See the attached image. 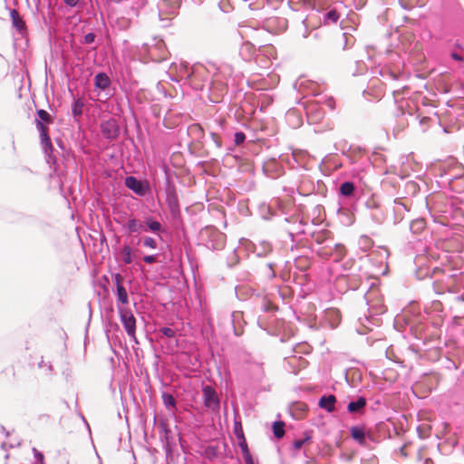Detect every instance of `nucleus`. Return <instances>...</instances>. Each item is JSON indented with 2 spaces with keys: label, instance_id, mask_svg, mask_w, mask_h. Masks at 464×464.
Returning a JSON list of instances; mask_svg holds the SVG:
<instances>
[{
  "label": "nucleus",
  "instance_id": "12",
  "mask_svg": "<svg viewBox=\"0 0 464 464\" xmlns=\"http://www.w3.org/2000/svg\"><path fill=\"white\" fill-rule=\"evenodd\" d=\"M202 392L204 406L213 412L219 411L220 401L216 390L210 385H206L203 387Z\"/></svg>",
  "mask_w": 464,
  "mask_h": 464
},
{
  "label": "nucleus",
  "instance_id": "6",
  "mask_svg": "<svg viewBox=\"0 0 464 464\" xmlns=\"http://www.w3.org/2000/svg\"><path fill=\"white\" fill-rule=\"evenodd\" d=\"M411 202L410 199L403 198H395L389 208V210L392 213V225L401 223L406 218V214L411 211Z\"/></svg>",
  "mask_w": 464,
  "mask_h": 464
},
{
  "label": "nucleus",
  "instance_id": "45",
  "mask_svg": "<svg viewBox=\"0 0 464 464\" xmlns=\"http://www.w3.org/2000/svg\"><path fill=\"white\" fill-rule=\"evenodd\" d=\"M121 254L123 255L122 262L125 265H130L132 262L131 257V248L130 246L125 245L121 250Z\"/></svg>",
  "mask_w": 464,
  "mask_h": 464
},
{
  "label": "nucleus",
  "instance_id": "7",
  "mask_svg": "<svg viewBox=\"0 0 464 464\" xmlns=\"http://www.w3.org/2000/svg\"><path fill=\"white\" fill-rule=\"evenodd\" d=\"M285 223V229L286 230L291 241L295 243V237L297 235L305 234L304 227L306 226V222L304 221L303 218H300L298 216H292L289 218H285L284 219ZM296 244H293L291 246V249L296 247Z\"/></svg>",
  "mask_w": 464,
  "mask_h": 464
},
{
  "label": "nucleus",
  "instance_id": "21",
  "mask_svg": "<svg viewBox=\"0 0 464 464\" xmlns=\"http://www.w3.org/2000/svg\"><path fill=\"white\" fill-rule=\"evenodd\" d=\"M367 406V400L363 396L357 397L347 405V411L353 414H362Z\"/></svg>",
  "mask_w": 464,
  "mask_h": 464
},
{
  "label": "nucleus",
  "instance_id": "10",
  "mask_svg": "<svg viewBox=\"0 0 464 464\" xmlns=\"http://www.w3.org/2000/svg\"><path fill=\"white\" fill-rule=\"evenodd\" d=\"M121 322L128 336L135 343H138L136 338V318L132 312L128 308L118 306Z\"/></svg>",
  "mask_w": 464,
  "mask_h": 464
},
{
  "label": "nucleus",
  "instance_id": "50",
  "mask_svg": "<svg viewBox=\"0 0 464 464\" xmlns=\"http://www.w3.org/2000/svg\"><path fill=\"white\" fill-rule=\"evenodd\" d=\"M237 439L238 440V446L241 449L242 454L250 451L245 435Z\"/></svg>",
  "mask_w": 464,
  "mask_h": 464
},
{
  "label": "nucleus",
  "instance_id": "5",
  "mask_svg": "<svg viewBox=\"0 0 464 464\" xmlns=\"http://www.w3.org/2000/svg\"><path fill=\"white\" fill-rule=\"evenodd\" d=\"M364 205L372 221L376 225H382L387 219L388 209H385L374 197L367 198Z\"/></svg>",
  "mask_w": 464,
  "mask_h": 464
},
{
  "label": "nucleus",
  "instance_id": "41",
  "mask_svg": "<svg viewBox=\"0 0 464 464\" xmlns=\"http://www.w3.org/2000/svg\"><path fill=\"white\" fill-rule=\"evenodd\" d=\"M277 263L276 261L267 262L264 269V275L267 279H274L276 276V267Z\"/></svg>",
  "mask_w": 464,
  "mask_h": 464
},
{
  "label": "nucleus",
  "instance_id": "60",
  "mask_svg": "<svg viewBox=\"0 0 464 464\" xmlns=\"http://www.w3.org/2000/svg\"><path fill=\"white\" fill-rule=\"evenodd\" d=\"M38 366L39 368L46 367L49 372L53 371L52 364L50 362H45L43 359L41 360V362H38Z\"/></svg>",
  "mask_w": 464,
  "mask_h": 464
},
{
  "label": "nucleus",
  "instance_id": "1",
  "mask_svg": "<svg viewBox=\"0 0 464 464\" xmlns=\"http://www.w3.org/2000/svg\"><path fill=\"white\" fill-rule=\"evenodd\" d=\"M36 114L35 125L39 131L41 146L44 153L45 160L53 169V172L59 175L63 169L61 167L60 160L54 154L55 150L52 145L48 134V128L45 126L53 122V118L50 113L44 109L37 110Z\"/></svg>",
  "mask_w": 464,
  "mask_h": 464
},
{
  "label": "nucleus",
  "instance_id": "37",
  "mask_svg": "<svg viewBox=\"0 0 464 464\" xmlns=\"http://www.w3.org/2000/svg\"><path fill=\"white\" fill-rule=\"evenodd\" d=\"M161 399H162L164 406L167 409H169V410L176 409L177 401L171 393L163 392L161 395Z\"/></svg>",
  "mask_w": 464,
  "mask_h": 464
},
{
  "label": "nucleus",
  "instance_id": "29",
  "mask_svg": "<svg viewBox=\"0 0 464 464\" xmlns=\"http://www.w3.org/2000/svg\"><path fill=\"white\" fill-rule=\"evenodd\" d=\"M111 85V80L107 73L99 72L94 76V86L102 91L106 90Z\"/></svg>",
  "mask_w": 464,
  "mask_h": 464
},
{
  "label": "nucleus",
  "instance_id": "15",
  "mask_svg": "<svg viewBox=\"0 0 464 464\" xmlns=\"http://www.w3.org/2000/svg\"><path fill=\"white\" fill-rule=\"evenodd\" d=\"M316 252L320 256L325 258L331 257L334 262L338 263L343 259L346 249L342 244H334L333 246H330L327 249H318Z\"/></svg>",
  "mask_w": 464,
  "mask_h": 464
},
{
  "label": "nucleus",
  "instance_id": "34",
  "mask_svg": "<svg viewBox=\"0 0 464 464\" xmlns=\"http://www.w3.org/2000/svg\"><path fill=\"white\" fill-rule=\"evenodd\" d=\"M340 18L339 13L335 9H331L323 14L322 23L324 25L336 24Z\"/></svg>",
  "mask_w": 464,
  "mask_h": 464
},
{
  "label": "nucleus",
  "instance_id": "23",
  "mask_svg": "<svg viewBox=\"0 0 464 464\" xmlns=\"http://www.w3.org/2000/svg\"><path fill=\"white\" fill-rule=\"evenodd\" d=\"M256 53V46L248 42H244L239 49V55L242 57L244 61H250L252 60Z\"/></svg>",
  "mask_w": 464,
  "mask_h": 464
},
{
  "label": "nucleus",
  "instance_id": "9",
  "mask_svg": "<svg viewBox=\"0 0 464 464\" xmlns=\"http://www.w3.org/2000/svg\"><path fill=\"white\" fill-rule=\"evenodd\" d=\"M180 0H160L158 4L159 18L170 21L179 14Z\"/></svg>",
  "mask_w": 464,
  "mask_h": 464
},
{
  "label": "nucleus",
  "instance_id": "19",
  "mask_svg": "<svg viewBox=\"0 0 464 464\" xmlns=\"http://www.w3.org/2000/svg\"><path fill=\"white\" fill-rule=\"evenodd\" d=\"M311 237L317 245H325L324 247H321L320 249H327L328 247H330L332 238L331 232L329 230L322 229L318 231H314L311 234Z\"/></svg>",
  "mask_w": 464,
  "mask_h": 464
},
{
  "label": "nucleus",
  "instance_id": "14",
  "mask_svg": "<svg viewBox=\"0 0 464 464\" xmlns=\"http://www.w3.org/2000/svg\"><path fill=\"white\" fill-rule=\"evenodd\" d=\"M101 132L108 140L112 141L117 140L121 132L118 121L113 118L102 121L101 124Z\"/></svg>",
  "mask_w": 464,
  "mask_h": 464
},
{
  "label": "nucleus",
  "instance_id": "22",
  "mask_svg": "<svg viewBox=\"0 0 464 464\" xmlns=\"http://www.w3.org/2000/svg\"><path fill=\"white\" fill-rule=\"evenodd\" d=\"M143 225H144L143 232L150 231L155 235L160 236L161 233H163L165 231V229L163 228L160 222H159L152 217L146 218L143 222Z\"/></svg>",
  "mask_w": 464,
  "mask_h": 464
},
{
  "label": "nucleus",
  "instance_id": "25",
  "mask_svg": "<svg viewBox=\"0 0 464 464\" xmlns=\"http://www.w3.org/2000/svg\"><path fill=\"white\" fill-rule=\"evenodd\" d=\"M10 16L12 19L13 26L21 34H24L26 32L25 22L15 9L10 11Z\"/></svg>",
  "mask_w": 464,
  "mask_h": 464
},
{
  "label": "nucleus",
  "instance_id": "8",
  "mask_svg": "<svg viewBox=\"0 0 464 464\" xmlns=\"http://www.w3.org/2000/svg\"><path fill=\"white\" fill-rule=\"evenodd\" d=\"M320 104H324L330 110L334 109V101L331 97L325 98V99L324 98L320 99V100L316 101V104L311 103V104L307 105V107L305 108L306 114H307L308 118L310 119V121H312L313 122H315V121L323 119L324 116V111L320 106Z\"/></svg>",
  "mask_w": 464,
  "mask_h": 464
},
{
  "label": "nucleus",
  "instance_id": "36",
  "mask_svg": "<svg viewBox=\"0 0 464 464\" xmlns=\"http://www.w3.org/2000/svg\"><path fill=\"white\" fill-rule=\"evenodd\" d=\"M426 226V222L424 218H415L411 220L410 224V229L413 234L420 233Z\"/></svg>",
  "mask_w": 464,
  "mask_h": 464
},
{
  "label": "nucleus",
  "instance_id": "18",
  "mask_svg": "<svg viewBox=\"0 0 464 464\" xmlns=\"http://www.w3.org/2000/svg\"><path fill=\"white\" fill-rule=\"evenodd\" d=\"M165 201L169 210L171 218L174 220H179L181 217V212L178 194L166 196Z\"/></svg>",
  "mask_w": 464,
  "mask_h": 464
},
{
  "label": "nucleus",
  "instance_id": "57",
  "mask_svg": "<svg viewBox=\"0 0 464 464\" xmlns=\"http://www.w3.org/2000/svg\"><path fill=\"white\" fill-rule=\"evenodd\" d=\"M113 277V280L115 282V285H116V287L118 285H122V280H123V276L120 274V273H116L112 276Z\"/></svg>",
  "mask_w": 464,
  "mask_h": 464
},
{
  "label": "nucleus",
  "instance_id": "55",
  "mask_svg": "<svg viewBox=\"0 0 464 464\" xmlns=\"http://www.w3.org/2000/svg\"><path fill=\"white\" fill-rule=\"evenodd\" d=\"M160 333L168 338H172L175 335V331L170 327H162Z\"/></svg>",
  "mask_w": 464,
  "mask_h": 464
},
{
  "label": "nucleus",
  "instance_id": "48",
  "mask_svg": "<svg viewBox=\"0 0 464 464\" xmlns=\"http://www.w3.org/2000/svg\"><path fill=\"white\" fill-rule=\"evenodd\" d=\"M209 135L211 137V140L215 143L216 147L218 149H221L223 147L221 137L214 130H210Z\"/></svg>",
  "mask_w": 464,
  "mask_h": 464
},
{
  "label": "nucleus",
  "instance_id": "43",
  "mask_svg": "<svg viewBox=\"0 0 464 464\" xmlns=\"http://www.w3.org/2000/svg\"><path fill=\"white\" fill-rule=\"evenodd\" d=\"M259 309L265 313H272L276 311L277 308L269 300L264 298L260 301Z\"/></svg>",
  "mask_w": 464,
  "mask_h": 464
},
{
  "label": "nucleus",
  "instance_id": "20",
  "mask_svg": "<svg viewBox=\"0 0 464 464\" xmlns=\"http://www.w3.org/2000/svg\"><path fill=\"white\" fill-rule=\"evenodd\" d=\"M350 434L353 440L358 442L361 446H365L367 444V440L370 439V435L365 431L364 427L359 425L351 427Z\"/></svg>",
  "mask_w": 464,
  "mask_h": 464
},
{
  "label": "nucleus",
  "instance_id": "47",
  "mask_svg": "<svg viewBox=\"0 0 464 464\" xmlns=\"http://www.w3.org/2000/svg\"><path fill=\"white\" fill-rule=\"evenodd\" d=\"M233 430H234V434L237 438H239L241 436H244V431H243V427H242V424H241V421L237 420L235 418L234 420V428H233Z\"/></svg>",
  "mask_w": 464,
  "mask_h": 464
},
{
  "label": "nucleus",
  "instance_id": "27",
  "mask_svg": "<svg viewBox=\"0 0 464 464\" xmlns=\"http://www.w3.org/2000/svg\"><path fill=\"white\" fill-rule=\"evenodd\" d=\"M255 253L260 257L268 256L273 254V246L270 242L262 240L255 246Z\"/></svg>",
  "mask_w": 464,
  "mask_h": 464
},
{
  "label": "nucleus",
  "instance_id": "13",
  "mask_svg": "<svg viewBox=\"0 0 464 464\" xmlns=\"http://www.w3.org/2000/svg\"><path fill=\"white\" fill-rule=\"evenodd\" d=\"M124 185L140 197L145 196L150 189L147 180L138 179L134 176H127L124 179Z\"/></svg>",
  "mask_w": 464,
  "mask_h": 464
},
{
  "label": "nucleus",
  "instance_id": "42",
  "mask_svg": "<svg viewBox=\"0 0 464 464\" xmlns=\"http://www.w3.org/2000/svg\"><path fill=\"white\" fill-rule=\"evenodd\" d=\"M342 40L343 42V50H347V49L351 48L355 42L353 35H352L348 32H343L342 34Z\"/></svg>",
  "mask_w": 464,
  "mask_h": 464
},
{
  "label": "nucleus",
  "instance_id": "38",
  "mask_svg": "<svg viewBox=\"0 0 464 464\" xmlns=\"http://www.w3.org/2000/svg\"><path fill=\"white\" fill-rule=\"evenodd\" d=\"M83 102L81 98L74 99L72 103V115L78 118L82 114Z\"/></svg>",
  "mask_w": 464,
  "mask_h": 464
},
{
  "label": "nucleus",
  "instance_id": "2",
  "mask_svg": "<svg viewBox=\"0 0 464 464\" xmlns=\"http://www.w3.org/2000/svg\"><path fill=\"white\" fill-rule=\"evenodd\" d=\"M146 0H121L117 4L111 19L121 30L130 27L131 22L138 17L140 10L145 5Z\"/></svg>",
  "mask_w": 464,
  "mask_h": 464
},
{
  "label": "nucleus",
  "instance_id": "39",
  "mask_svg": "<svg viewBox=\"0 0 464 464\" xmlns=\"http://www.w3.org/2000/svg\"><path fill=\"white\" fill-rule=\"evenodd\" d=\"M274 436L276 439H282L285 436V423L282 420H276L272 426Z\"/></svg>",
  "mask_w": 464,
  "mask_h": 464
},
{
  "label": "nucleus",
  "instance_id": "32",
  "mask_svg": "<svg viewBox=\"0 0 464 464\" xmlns=\"http://www.w3.org/2000/svg\"><path fill=\"white\" fill-rule=\"evenodd\" d=\"M339 192L346 198H353L355 193V185L352 181H344L339 187Z\"/></svg>",
  "mask_w": 464,
  "mask_h": 464
},
{
  "label": "nucleus",
  "instance_id": "3",
  "mask_svg": "<svg viewBox=\"0 0 464 464\" xmlns=\"http://www.w3.org/2000/svg\"><path fill=\"white\" fill-rule=\"evenodd\" d=\"M368 304V315H364L363 318H359L358 321L361 324L360 327L357 328V333L360 334H365L367 331H371L372 326L379 325L381 323V319L379 315L383 314L386 312L385 305L380 302L371 301L368 297L366 298Z\"/></svg>",
  "mask_w": 464,
  "mask_h": 464
},
{
  "label": "nucleus",
  "instance_id": "4",
  "mask_svg": "<svg viewBox=\"0 0 464 464\" xmlns=\"http://www.w3.org/2000/svg\"><path fill=\"white\" fill-rule=\"evenodd\" d=\"M238 74L235 73L234 68L228 63H222L217 67L212 76L211 84L214 88L222 90L224 87L234 85Z\"/></svg>",
  "mask_w": 464,
  "mask_h": 464
},
{
  "label": "nucleus",
  "instance_id": "58",
  "mask_svg": "<svg viewBox=\"0 0 464 464\" xmlns=\"http://www.w3.org/2000/svg\"><path fill=\"white\" fill-rule=\"evenodd\" d=\"M246 464H255L254 459L250 451L243 454Z\"/></svg>",
  "mask_w": 464,
  "mask_h": 464
},
{
  "label": "nucleus",
  "instance_id": "35",
  "mask_svg": "<svg viewBox=\"0 0 464 464\" xmlns=\"http://www.w3.org/2000/svg\"><path fill=\"white\" fill-rule=\"evenodd\" d=\"M295 265L300 271H305L312 265V260L305 255L298 256L295 258Z\"/></svg>",
  "mask_w": 464,
  "mask_h": 464
},
{
  "label": "nucleus",
  "instance_id": "28",
  "mask_svg": "<svg viewBox=\"0 0 464 464\" xmlns=\"http://www.w3.org/2000/svg\"><path fill=\"white\" fill-rule=\"evenodd\" d=\"M337 216L340 222L344 226H351L354 222V216L348 208H339Z\"/></svg>",
  "mask_w": 464,
  "mask_h": 464
},
{
  "label": "nucleus",
  "instance_id": "59",
  "mask_svg": "<svg viewBox=\"0 0 464 464\" xmlns=\"http://www.w3.org/2000/svg\"><path fill=\"white\" fill-rule=\"evenodd\" d=\"M362 464H378V460L376 457L372 456L369 459H362Z\"/></svg>",
  "mask_w": 464,
  "mask_h": 464
},
{
  "label": "nucleus",
  "instance_id": "24",
  "mask_svg": "<svg viewBox=\"0 0 464 464\" xmlns=\"http://www.w3.org/2000/svg\"><path fill=\"white\" fill-rule=\"evenodd\" d=\"M230 323L233 327V332L235 335L239 336L242 334L243 331L241 329V322L243 320V313L240 311H234L230 314Z\"/></svg>",
  "mask_w": 464,
  "mask_h": 464
},
{
  "label": "nucleus",
  "instance_id": "33",
  "mask_svg": "<svg viewBox=\"0 0 464 464\" xmlns=\"http://www.w3.org/2000/svg\"><path fill=\"white\" fill-rule=\"evenodd\" d=\"M341 266H342V273H350V272L355 273V272L361 271L360 265L354 259H352V258L344 260L342 263Z\"/></svg>",
  "mask_w": 464,
  "mask_h": 464
},
{
  "label": "nucleus",
  "instance_id": "49",
  "mask_svg": "<svg viewBox=\"0 0 464 464\" xmlns=\"http://www.w3.org/2000/svg\"><path fill=\"white\" fill-rule=\"evenodd\" d=\"M33 453L34 457V464H44V456L41 451H39L36 448H33Z\"/></svg>",
  "mask_w": 464,
  "mask_h": 464
},
{
  "label": "nucleus",
  "instance_id": "62",
  "mask_svg": "<svg viewBox=\"0 0 464 464\" xmlns=\"http://www.w3.org/2000/svg\"><path fill=\"white\" fill-rule=\"evenodd\" d=\"M450 57L451 59H453L454 61H457V62H464V57L460 54H459L458 53L456 52H452L450 53Z\"/></svg>",
  "mask_w": 464,
  "mask_h": 464
},
{
  "label": "nucleus",
  "instance_id": "26",
  "mask_svg": "<svg viewBox=\"0 0 464 464\" xmlns=\"http://www.w3.org/2000/svg\"><path fill=\"white\" fill-rule=\"evenodd\" d=\"M335 402L336 397L334 395H323L319 400L318 405L327 412H333L335 410Z\"/></svg>",
  "mask_w": 464,
  "mask_h": 464
},
{
  "label": "nucleus",
  "instance_id": "56",
  "mask_svg": "<svg viewBox=\"0 0 464 464\" xmlns=\"http://www.w3.org/2000/svg\"><path fill=\"white\" fill-rule=\"evenodd\" d=\"M143 261L146 264H153L158 261V255H148L143 256Z\"/></svg>",
  "mask_w": 464,
  "mask_h": 464
},
{
  "label": "nucleus",
  "instance_id": "63",
  "mask_svg": "<svg viewBox=\"0 0 464 464\" xmlns=\"http://www.w3.org/2000/svg\"><path fill=\"white\" fill-rule=\"evenodd\" d=\"M80 0H63V2L70 7H75Z\"/></svg>",
  "mask_w": 464,
  "mask_h": 464
},
{
  "label": "nucleus",
  "instance_id": "64",
  "mask_svg": "<svg viewBox=\"0 0 464 464\" xmlns=\"http://www.w3.org/2000/svg\"><path fill=\"white\" fill-rule=\"evenodd\" d=\"M360 243L361 244H367L368 246H370L371 239L367 236H362L361 238H360Z\"/></svg>",
  "mask_w": 464,
  "mask_h": 464
},
{
  "label": "nucleus",
  "instance_id": "46",
  "mask_svg": "<svg viewBox=\"0 0 464 464\" xmlns=\"http://www.w3.org/2000/svg\"><path fill=\"white\" fill-rule=\"evenodd\" d=\"M140 243H142L144 246L150 247L151 249H156L158 246L156 240L151 237H144L139 240L138 244Z\"/></svg>",
  "mask_w": 464,
  "mask_h": 464
},
{
  "label": "nucleus",
  "instance_id": "52",
  "mask_svg": "<svg viewBox=\"0 0 464 464\" xmlns=\"http://www.w3.org/2000/svg\"><path fill=\"white\" fill-rule=\"evenodd\" d=\"M246 140V134L243 131H237L234 135V142L236 145H241Z\"/></svg>",
  "mask_w": 464,
  "mask_h": 464
},
{
  "label": "nucleus",
  "instance_id": "30",
  "mask_svg": "<svg viewBox=\"0 0 464 464\" xmlns=\"http://www.w3.org/2000/svg\"><path fill=\"white\" fill-rule=\"evenodd\" d=\"M165 196L177 195L176 186L169 172V169L165 168V184H164Z\"/></svg>",
  "mask_w": 464,
  "mask_h": 464
},
{
  "label": "nucleus",
  "instance_id": "51",
  "mask_svg": "<svg viewBox=\"0 0 464 464\" xmlns=\"http://www.w3.org/2000/svg\"><path fill=\"white\" fill-rule=\"evenodd\" d=\"M205 454L209 460H213L217 457V448L214 446H208L205 450Z\"/></svg>",
  "mask_w": 464,
  "mask_h": 464
},
{
  "label": "nucleus",
  "instance_id": "16",
  "mask_svg": "<svg viewBox=\"0 0 464 464\" xmlns=\"http://www.w3.org/2000/svg\"><path fill=\"white\" fill-rule=\"evenodd\" d=\"M204 234H209L211 237V238L206 242V246L208 249L218 250L223 247L225 239L224 234L218 230L208 228H207L202 235Z\"/></svg>",
  "mask_w": 464,
  "mask_h": 464
},
{
  "label": "nucleus",
  "instance_id": "61",
  "mask_svg": "<svg viewBox=\"0 0 464 464\" xmlns=\"http://www.w3.org/2000/svg\"><path fill=\"white\" fill-rule=\"evenodd\" d=\"M381 73L382 76H385L386 74H388L392 80H396L398 78L397 74L393 72H391L387 69L385 70H382L381 71Z\"/></svg>",
  "mask_w": 464,
  "mask_h": 464
},
{
  "label": "nucleus",
  "instance_id": "54",
  "mask_svg": "<svg viewBox=\"0 0 464 464\" xmlns=\"http://www.w3.org/2000/svg\"><path fill=\"white\" fill-rule=\"evenodd\" d=\"M95 39L96 34L92 32H90L83 36V40L82 41V43L84 44H92L95 42Z\"/></svg>",
  "mask_w": 464,
  "mask_h": 464
},
{
  "label": "nucleus",
  "instance_id": "11",
  "mask_svg": "<svg viewBox=\"0 0 464 464\" xmlns=\"http://www.w3.org/2000/svg\"><path fill=\"white\" fill-rule=\"evenodd\" d=\"M362 277L360 272L341 273L336 279V285L339 288L347 290H356L362 284Z\"/></svg>",
  "mask_w": 464,
  "mask_h": 464
},
{
  "label": "nucleus",
  "instance_id": "17",
  "mask_svg": "<svg viewBox=\"0 0 464 464\" xmlns=\"http://www.w3.org/2000/svg\"><path fill=\"white\" fill-rule=\"evenodd\" d=\"M322 319L331 328H335L341 322V313L336 308H327L323 312Z\"/></svg>",
  "mask_w": 464,
  "mask_h": 464
},
{
  "label": "nucleus",
  "instance_id": "53",
  "mask_svg": "<svg viewBox=\"0 0 464 464\" xmlns=\"http://www.w3.org/2000/svg\"><path fill=\"white\" fill-rule=\"evenodd\" d=\"M410 329L412 334H414L417 339L425 340L427 338V336L422 333V328H413L412 326H411Z\"/></svg>",
  "mask_w": 464,
  "mask_h": 464
},
{
  "label": "nucleus",
  "instance_id": "40",
  "mask_svg": "<svg viewBox=\"0 0 464 464\" xmlns=\"http://www.w3.org/2000/svg\"><path fill=\"white\" fill-rule=\"evenodd\" d=\"M116 295L119 303L122 304L129 303V295L124 285H118L116 287Z\"/></svg>",
  "mask_w": 464,
  "mask_h": 464
},
{
  "label": "nucleus",
  "instance_id": "31",
  "mask_svg": "<svg viewBox=\"0 0 464 464\" xmlns=\"http://www.w3.org/2000/svg\"><path fill=\"white\" fill-rule=\"evenodd\" d=\"M124 228L129 233H139L140 231H143L144 225L142 222L139 221L137 218H131L124 225Z\"/></svg>",
  "mask_w": 464,
  "mask_h": 464
},
{
  "label": "nucleus",
  "instance_id": "44",
  "mask_svg": "<svg viewBox=\"0 0 464 464\" xmlns=\"http://www.w3.org/2000/svg\"><path fill=\"white\" fill-rule=\"evenodd\" d=\"M312 440L311 431H305L304 434V438L295 440L293 442V447L296 450L301 449L304 443Z\"/></svg>",
  "mask_w": 464,
  "mask_h": 464
}]
</instances>
